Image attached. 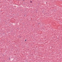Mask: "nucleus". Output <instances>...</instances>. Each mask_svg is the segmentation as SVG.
<instances>
[{
	"mask_svg": "<svg viewBox=\"0 0 62 62\" xmlns=\"http://www.w3.org/2000/svg\"><path fill=\"white\" fill-rule=\"evenodd\" d=\"M20 38H21V37H20Z\"/></svg>",
	"mask_w": 62,
	"mask_h": 62,
	"instance_id": "423d86ee",
	"label": "nucleus"
},
{
	"mask_svg": "<svg viewBox=\"0 0 62 62\" xmlns=\"http://www.w3.org/2000/svg\"><path fill=\"white\" fill-rule=\"evenodd\" d=\"M30 2L31 3H32V1H30Z\"/></svg>",
	"mask_w": 62,
	"mask_h": 62,
	"instance_id": "f257e3e1",
	"label": "nucleus"
},
{
	"mask_svg": "<svg viewBox=\"0 0 62 62\" xmlns=\"http://www.w3.org/2000/svg\"><path fill=\"white\" fill-rule=\"evenodd\" d=\"M24 16H25V15H24Z\"/></svg>",
	"mask_w": 62,
	"mask_h": 62,
	"instance_id": "20e7f679",
	"label": "nucleus"
},
{
	"mask_svg": "<svg viewBox=\"0 0 62 62\" xmlns=\"http://www.w3.org/2000/svg\"><path fill=\"white\" fill-rule=\"evenodd\" d=\"M23 1H24V0H23Z\"/></svg>",
	"mask_w": 62,
	"mask_h": 62,
	"instance_id": "39448f33",
	"label": "nucleus"
},
{
	"mask_svg": "<svg viewBox=\"0 0 62 62\" xmlns=\"http://www.w3.org/2000/svg\"><path fill=\"white\" fill-rule=\"evenodd\" d=\"M26 41V39H25V41Z\"/></svg>",
	"mask_w": 62,
	"mask_h": 62,
	"instance_id": "f03ea898",
	"label": "nucleus"
},
{
	"mask_svg": "<svg viewBox=\"0 0 62 62\" xmlns=\"http://www.w3.org/2000/svg\"><path fill=\"white\" fill-rule=\"evenodd\" d=\"M9 60L10 59V58H9Z\"/></svg>",
	"mask_w": 62,
	"mask_h": 62,
	"instance_id": "7ed1b4c3",
	"label": "nucleus"
}]
</instances>
